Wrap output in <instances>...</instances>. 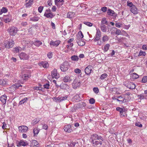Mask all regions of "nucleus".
<instances>
[{
    "label": "nucleus",
    "instance_id": "obj_13",
    "mask_svg": "<svg viewBox=\"0 0 147 147\" xmlns=\"http://www.w3.org/2000/svg\"><path fill=\"white\" fill-rule=\"evenodd\" d=\"M64 130L66 132L68 133L71 132L72 131L71 125H65L64 128Z\"/></svg>",
    "mask_w": 147,
    "mask_h": 147
},
{
    "label": "nucleus",
    "instance_id": "obj_16",
    "mask_svg": "<svg viewBox=\"0 0 147 147\" xmlns=\"http://www.w3.org/2000/svg\"><path fill=\"white\" fill-rule=\"evenodd\" d=\"M61 41L59 40H56L54 41L51 40L50 42V44L51 45L56 47H57L60 44Z\"/></svg>",
    "mask_w": 147,
    "mask_h": 147
},
{
    "label": "nucleus",
    "instance_id": "obj_22",
    "mask_svg": "<svg viewBox=\"0 0 147 147\" xmlns=\"http://www.w3.org/2000/svg\"><path fill=\"white\" fill-rule=\"evenodd\" d=\"M82 39H80L79 37H77L76 40L78 44V45L80 46H84L85 44V43L82 40Z\"/></svg>",
    "mask_w": 147,
    "mask_h": 147
},
{
    "label": "nucleus",
    "instance_id": "obj_28",
    "mask_svg": "<svg viewBox=\"0 0 147 147\" xmlns=\"http://www.w3.org/2000/svg\"><path fill=\"white\" fill-rule=\"evenodd\" d=\"M63 81L65 82H69L72 80V79L68 76H65L63 78Z\"/></svg>",
    "mask_w": 147,
    "mask_h": 147
},
{
    "label": "nucleus",
    "instance_id": "obj_18",
    "mask_svg": "<svg viewBox=\"0 0 147 147\" xmlns=\"http://www.w3.org/2000/svg\"><path fill=\"white\" fill-rule=\"evenodd\" d=\"M33 0H26V3L25 5L26 7H30L33 4Z\"/></svg>",
    "mask_w": 147,
    "mask_h": 147
},
{
    "label": "nucleus",
    "instance_id": "obj_14",
    "mask_svg": "<svg viewBox=\"0 0 147 147\" xmlns=\"http://www.w3.org/2000/svg\"><path fill=\"white\" fill-rule=\"evenodd\" d=\"M28 145V143L26 141L21 140L20 141L17 145V146L19 147L20 146H26Z\"/></svg>",
    "mask_w": 147,
    "mask_h": 147
},
{
    "label": "nucleus",
    "instance_id": "obj_39",
    "mask_svg": "<svg viewBox=\"0 0 147 147\" xmlns=\"http://www.w3.org/2000/svg\"><path fill=\"white\" fill-rule=\"evenodd\" d=\"M39 121V120L36 118L33 120L31 122V124L32 125H34L37 123Z\"/></svg>",
    "mask_w": 147,
    "mask_h": 147
},
{
    "label": "nucleus",
    "instance_id": "obj_37",
    "mask_svg": "<svg viewBox=\"0 0 147 147\" xmlns=\"http://www.w3.org/2000/svg\"><path fill=\"white\" fill-rule=\"evenodd\" d=\"M79 37L80 39H82L84 37L83 34L82 32L80 31L78 33V34L77 35V37Z\"/></svg>",
    "mask_w": 147,
    "mask_h": 147
},
{
    "label": "nucleus",
    "instance_id": "obj_54",
    "mask_svg": "<svg viewBox=\"0 0 147 147\" xmlns=\"http://www.w3.org/2000/svg\"><path fill=\"white\" fill-rule=\"evenodd\" d=\"M22 26L23 27H26L28 25V23L26 22H22L21 24Z\"/></svg>",
    "mask_w": 147,
    "mask_h": 147
},
{
    "label": "nucleus",
    "instance_id": "obj_24",
    "mask_svg": "<svg viewBox=\"0 0 147 147\" xmlns=\"http://www.w3.org/2000/svg\"><path fill=\"white\" fill-rule=\"evenodd\" d=\"M40 65L42 66L43 67L47 68L49 65L48 62L47 61H42L40 63Z\"/></svg>",
    "mask_w": 147,
    "mask_h": 147
},
{
    "label": "nucleus",
    "instance_id": "obj_6",
    "mask_svg": "<svg viewBox=\"0 0 147 147\" xmlns=\"http://www.w3.org/2000/svg\"><path fill=\"white\" fill-rule=\"evenodd\" d=\"M17 29L14 27H9L8 31L9 34L11 36L15 35L17 32Z\"/></svg>",
    "mask_w": 147,
    "mask_h": 147
},
{
    "label": "nucleus",
    "instance_id": "obj_29",
    "mask_svg": "<svg viewBox=\"0 0 147 147\" xmlns=\"http://www.w3.org/2000/svg\"><path fill=\"white\" fill-rule=\"evenodd\" d=\"M6 99V96L5 95L1 96L0 98V100L3 104H5Z\"/></svg>",
    "mask_w": 147,
    "mask_h": 147
},
{
    "label": "nucleus",
    "instance_id": "obj_15",
    "mask_svg": "<svg viewBox=\"0 0 147 147\" xmlns=\"http://www.w3.org/2000/svg\"><path fill=\"white\" fill-rule=\"evenodd\" d=\"M64 2V0H55V5L59 7L63 4Z\"/></svg>",
    "mask_w": 147,
    "mask_h": 147
},
{
    "label": "nucleus",
    "instance_id": "obj_26",
    "mask_svg": "<svg viewBox=\"0 0 147 147\" xmlns=\"http://www.w3.org/2000/svg\"><path fill=\"white\" fill-rule=\"evenodd\" d=\"M127 87L131 89H134L135 88L136 86L135 84L133 83L129 82L128 83Z\"/></svg>",
    "mask_w": 147,
    "mask_h": 147
},
{
    "label": "nucleus",
    "instance_id": "obj_10",
    "mask_svg": "<svg viewBox=\"0 0 147 147\" xmlns=\"http://www.w3.org/2000/svg\"><path fill=\"white\" fill-rule=\"evenodd\" d=\"M116 110L120 112V116L121 117H126V114L124 112L123 109L120 107H117L116 108Z\"/></svg>",
    "mask_w": 147,
    "mask_h": 147
},
{
    "label": "nucleus",
    "instance_id": "obj_4",
    "mask_svg": "<svg viewBox=\"0 0 147 147\" xmlns=\"http://www.w3.org/2000/svg\"><path fill=\"white\" fill-rule=\"evenodd\" d=\"M19 56L20 59L24 60H28L30 57L28 55L24 52H21L20 53Z\"/></svg>",
    "mask_w": 147,
    "mask_h": 147
},
{
    "label": "nucleus",
    "instance_id": "obj_9",
    "mask_svg": "<svg viewBox=\"0 0 147 147\" xmlns=\"http://www.w3.org/2000/svg\"><path fill=\"white\" fill-rule=\"evenodd\" d=\"M51 76L53 78L58 79L59 77V75L57 73V70L54 69L51 72Z\"/></svg>",
    "mask_w": 147,
    "mask_h": 147
},
{
    "label": "nucleus",
    "instance_id": "obj_8",
    "mask_svg": "<svg viewBox=\"0 0 147 147\" xmlns=\"http://www.w3.org/2000/svg\"><path fill=\"white\" fill-rule=\"evenodd\" d=\"M33 42L30 40H24L22 42V44L24 46L30 47L33 44Z\"/></svg>",
    "mask_w": 147,
    "mask_h": 147
},
{
    "label": "nucleus",
    "instance_id": "obj_47",
    "mask_svg": "<svg viewBox=\"0 0 147 147\" xmlns=\"http://www.w3.org/2000/svg\"><path fill=\"white\" fill-rule=\"evenodd\" d=\"M27 100V98H25L23 99L20 100L19 103V104L21 105L25 102Z\"/></svg>",
    "mask_w": 147,
    "mask_h": 147
},
{
    "label": "nucleus",
    "instance_id": "obj_44",
    "mask_svg": "<svg viewBox=\"0 0 147 147\" xmlns=\"http://www.w3.org/2000/svg\"><path fill=\"white\" fill-rule=\"evenodd\" d=\"M132 77L133 79H136L139 78V76L136 73H134L132 74Z\"/></svg>",
    "mask_w": 147,
    "mask_h": 147
},
{
    "label": "nucleus",
    "instance_id": "obj_43",
    "mask_svg": "<svg viewBox=\"0 0 147 147\" xmlns=\"http://www.w3.org/2000/svg\"><path fill=\"white\" fill-rule=\"evenodd\" d=\"M39 131L37 128H34L33 129V131L34 134V136L37 135L39 132Z\"/></svg>",
    "mask_w": 147,
    "mask_h": 147
},
{
    "label": "nucleus",
    "instance_id": "obj_61",
    "mask_svg": "<svg viewBox=\"0 0 147 147\" xmlns=\"http://www.w3.org/2000/svg\"><path fill=\"white\" fill-rule=\"evenodd\" d=\"M74 71L76 74H80L81 72V70L78 68L74 70Z\"/></svg>",
    "mask_w": 147,
    "mask_h": 147
},
{
    "label": "nucleus",
    "instance_id": "obj_32",
    "mask_svg": "<svg viewBox=\"0 0 147 147\" xmlns=\"http://www.w3.org/2000/svg\"><path fill=\"white\" fill-rule=\"evenodd\" d=\"M40 18L38 16H34L31 18L30 19V21L32 22H37L39 19Z\"/></svg>",
    "mask_w": 147,
    "mask_h": 147
},
{
    "label": "nucleus",
    "instance_id": "obj_53",
    "mask_svg": "<svg viewBox=\"0 0 147 147\" xmlns=\"http://www.w3.org/2000/svg\"><path fill=\"white\" fill-rule=\"evenodd\" d=\"M93 90L94 93L97 94L99 92V89L98 88L94 87L93 88Z\"/></svg>",
    "mask_w": 147,
    "mask_h": 147
},
{
    "label": "nucleus",
    "instance_id": "obj_23",
    "mask_svg": "<svg viewBox=\"0 0 147 147\" xmlns=\"http://www.w3.org/2000/svg\"><path fill=\"white\" fill-rule=\"evenodd\" d=\"M44 16L47 18H51L54 16L55 15H53L51 13L45 12L44 14Z\"/></svg>",
    "mask_w": 147,
    "mask_h": 147
},
{
    "label": "nucleus",
    "instance_id": "obj_2",
    "mask_svg": "<svg viewBox=\"0 0 147 147\" xmlns=\"http://www.w3.org/2000/svg\"><path fill=\"white\" fill-rule=\"evenodd\" d=\"M69 65L67 61H65L61 64L60 68L61 71L63 72L66 71L69 68Z\"/></svg>",
    "mask_w": 147,
    "mask_h": 147
},
{
    "label": "nucleus",
    "instance_id": "obj_50",
    "mask_svg": "<svg viewBox=\"0 0 147 147\" xmlns=\"http://www.w3.org/2000/svg\"><path fill=\"white\" fill-rule=\"evenodd\" d=\"M22 78L24 80H27L28 78V74H24L22 76Z\"/></svg>",
    "mask_w": 147,
    "mask_h": 147
},
{
    "label": "nucleus",
    "instance_id": "obj_57",
    "mask_svg": "<svg viewBox=\"0 0 147 147\" xmlns=\"http://www.w3.org/2000/svg\"><path fill=\"white\" fill-rule=\"evenodd\" d=\"M138 96L139 97V99L140 100L144 99V96L143 94L138 95Z\"/></svg>",
    "mask_w": 147,
    "mask_h": 147
},
{
    "label": "nucleus",
    "instance_id": "obj_41",
    "mask_svg": "<svg viewBox=\"0 0 147 147\" xmlns=\"http://www.w3.org/2000/svg\"><path fill=\"white\" fill-rule=\"evenodd\" d=\"M71 59L73 61H77L79 59V58L77 56L74 55L71 57Z\"/></svg>",
    "mask_w": 147,
    "mask_h": 147
},
{
    "label": "nucleus",
    "instance_id": "obj_3",
    "mask_svg": "<svg viewBox=\"0 0 147 147\" xmlns=\"http://www.w3.org/2000/svg\"><path fill=\"white\" fill-rule=\"evenodd\" d=\"M14 42L13 40H10L9 41H5L4 42V45L7 48L12 47L14 45Z\"/></svg>",
    "mask_w": 147,
    "mask_h": 147
},
{
    "label": "nucleus",
    "instance_id": "obj_5",
    "mask_svg": "<svg viewBox=\"0 0 147 147\" xmlns=\"http://www.w3.org/2000/svg\"><path fill=\"white\" fill-rule=\"evenodd\" d=\"M115 100L119 101L120 103H125L128 101L125 98L124 96H121L117 97L115 98Z\"/></svg>",
    "mask_w": 147,
    "mask_h": 147
},
{
    "label": "nucleus",
    "instance_id": "obj_30",
    "mask_svg": "<svg viewBox=\"0 0 147 147\" xmlns=\"http://www.w3.org/2000/svg\"><path fill=\"white\" fill-rule=\"evenodd\" d=\"M112 29L113 31L115 32V33L116 34L119 35L121 34V31L115 27H113L112 28Z\"/></svg>",
    "mask_w": 147,
    "mask_h": 147
},
{
    "label": "nucleus",
    "instance_id": "obj_51",
    "mask_svg": "<svg viewBox=\"0 0 147 147\" xmlns=\"http://www.w3.org/2000/svg\"><path fill=\"white\" fill-rule=\"evenodd\" d=\"M142 82L143 83H146L147 82V76H145L143 77L142 80Z\"/></svg>",
    "mask_w": 147,
    "mask_h": 147
},
{
    "label": "nucleus",
    "instance_id": "obj_19",
    "mask_svg": "<svg viewBox=\"0 0 147 147\" xmlns=\"http://www.w3.org/2000/svg\"><path fill=\"white\" fill-rule=\"evenodd\" d=\"M68 96H59L56 98V100L58 102H60L67 99Z\"/></svg>",
    "mask_w": 147,
    "mask_h": 147
},
{
    "label": "nucleus",
    "instance_id": "obj_31",
    "mask_svg": "<svg viewBox=\"0 0 147 147\" xmlns=\"http://www.w3.org/2000/svg\"><path fill=\"white\" fill-rule=\"evenodd\" d=\"M42 44V42L40 40H36L33 43V44L38 47H39Z\"/></svg>",
    "mask_w": 147,
    "mask_h": 147
},
{
    "label": "nucleus",
    "instance_id": "obj_59",
    "mask_svg": "<svg viewBox=\"0 0 147 147\" xmlns=\"http://www.w3.org/2000/svg\"><path fill=\"white\" fill-rule=\"evenodd\" d=\"M89 103L90 104H93L95 103V100L93 98H91L89 100Z\"/></svg>",
    "mask_w": 147,
    "mask_h": 147
},
{
    "label": "nucleus",
    "instance_id": "obj_1",
    "mask_svg": "<svg viewBox=\"0 0 147 147\" xmlns=\"http://www.w3.org/2000/svg\"><path fill=\"white\" fill-rule=\"evenodd\" d=\"M90 139L91 143L94 147H99L102 144L104 141V139L102 137L96 134L92 135Z\"/></svg>",
    "mask_w": 147,
    "mask_h": 147
},
{
    "label": "nucleus",
    "instance_id": "obj_21",
    "mask_svg": "<svg viewBox=\"0 0 147 147\" xmlns=\"http://www.w3.org/2000/svg\"><path fill=\"white\" fill-rule=\"evenodd\" d=\"M130 11L134 14L136 15L138 13L139 11L135 5H133L131 8Z\"/></svg>",
    "mask_w": 147,
    "mask_h": 147
},
{
    "label": "nucleus",
    "instance_id": "obj_12",
    "mask_svg": "<svg viewBox=\"0 0 147 147\" xmlns=\"http://www.w3.org/2000/svg\"><path fill=\"white\" fill-rule=\"evenodd\" d=\"M92 67L91 65H89L85 68V72L88 75H90L92 71Z\"/></svg>",
    "mask_w": 147,
    "mask_h": 147
},
{
    "label": "nucleus",
    "instance_id": "obj_17",
    "mask_svg": "<svg viewBox=\"0 0 147 147\" xmlns=\"http://www.w3.org/2000/svg\"><path fill=\"white\" fill-rule=\"evenodd\" d=\"M80 84V82H78L76 79L75 80L73 83L72 84V86L73 88L76 89L78 87H79Z\"/></svg>",
    "mask_w": 147,
    "mask_h": 147
},
{
    "label": "nucleus",
    "instance_id": "obj_20",
    "mask_svg": "<svg viewBox=\"0 0 147 147\" xmlns=\"http://www.w3.org/2000/svg\"><path fill=\"white\" fill-rule=\"evenodd\" d=\"M107 13L109 16H113L115 18L117 16V14L115 13L113 10L110 9H108L107 10Z\"/></svg>",
    "mask_w": 147,
    "mask_h": 147
},
{
    "label": "nucleus",
    "instance_id": "obj_48",
    "mask_svg": "<svg viewBox=\"0 0 147 147\" xmlns=\"http://www.w3.org/2000/svg\"><path fill=\"white\" fill-rule=\"evenodd\" d=\"M84 23L85 25H87L88 26L91 27L92 26L93 24L92 23H91L89 22H84Z\"/></svg>",
    "mask_w": 147,
    "mask_h": 147
},
{
    "label": "nucleus",
    "instance_id": "obj_27",
    "mask_svg": "<svg viewBox=\"0 0 147 147\" xmlns=\"http://www.w3.org/2000/svg\"><path fill=\"white\" fill-rule=\"evenodd\" d=\"M22 86L20 84H15L11 86V88H13L14 90H15L19 88L20 87H22Z\"/></svg>",
    "mask_w": 147,
    "mask_h": 147
},
{
    "label": "nucleus",
    "instance_id": "obj_35",
    "mask_svg": "<svg viewBox=\"0 0 147 147\" xmlns=\"http://www.w3.org/2000/svg\"><path fill=\"white\" fill-rule=\"evenodd\" d=\"M101 25H107L108 22L106 20V19L105 18H102V21L101 24Z\"/></svg>",
    "mask_w": 147,
    "mask_h": 147
},
{
    "label": "nucleus",
    "instance_id": "obj_7",
    "mask_svg": "<svg viewBox=\"0 0 147 147\" xmlns=\"http://www.w3.org/2000/svg\"><path fill=\"white\" fill-rule=\"evenodd\" d=\"M19 131L22 133L26 132L28 130V127L25 125H22L18 127Z\"/></svg>",
    "mask_w": 147,
    "mask_h": 147
},
{
    "label": "nucleus",
    "instance_id": "obj_64",
    "mask_svg": "<svg viewBox=\"0 0 147 147\" xmlns=\"http://www.w3.org/2000/svg\"><path fill=\"white\" fill-rule=\"evenodd\" d=\"M127 5L129 7H132L133 5H133V4L132 3V2H127Z\"/></svg>",
    "mask_w": 147,
    "mask_h": 147
},
{
    "label": "nucleus",
    "instance_id": "obj_45",
    "mask_svg": "<svg viewBox=\"0 0 147 147\" xmlns=\"http://www.w3.org/2000/svg\"><path fill=\"white\" fill-rule=\"evenodd\" d=\"M109 39V37L107 35L103 36L102 37V40L103 42L108 41Z\"/></svg>",
    "mask_w": 147,
    "mask_h": 147
},
{
    "label": "nucleus",
    "instance_id": "obj_34",
    "mask_svg": "<svg viewBox=\"0 0 147 147\" xmlns=\"http://www.w3.org/2000/svg\"><path fill=\"white\" fill-rule=\"evenodd\" d=\"M60 88L63 89H66L68 88L69 86L66 84H63L60 85Z\"/></svg>",
    "mask_w": 147,
    "mask_h": 147
},
{
    "label": "nucleus",
    "instance_id": "obj_52",
    "mask_svg": "<svg viewBox=\"0 0 147 147\" xmlns=\"http://www.w3.org/2000/svg\"><path fill=\"white\" fill-rule=\"evenodd\" d=\"M77 144H78V143L76 142H72L70 144V146L71 147H74L76 146H77Z\"/></svg>",
    "mask_w": 147,
    "mask_h": 147
},
{
    "label": "nucleus",
    "instance_id": "obj_55",
    "mask_svg": "<svg viewBox=\"0 0 147 147\" xmlns=\"http://www.w3.org/2000/svg\"><path fill=\"white\" fill-rule=\"evenodd\" d=\"M1 11L3 13H5L7 11V9L5 7H3L1 9Z\"/></svg>",
    "mask_w": 147,
    "mask_h": 147
},
{
    "label": "nucleus",
    "instance_id": "obj_63",
    "mask_svg": "<svg viewBox=\"0 0 147 147\" xmlns=\"http://www.w3.org/2000/svg\"><path fill=\"white\" fill-rule=\"evenodd\" d=\"M135 125L136 126L138 127H141L142 126V124L139 122L136 123Z\"/></svg>",
    "mask_w": 147,
    "mask_h": 147
},
{
    "label": "nucleus",
    "instance_id": "obj_11",
    "mask_svg": "<svg viewBox=\"0 0 147 147\" xmlns=\"http://www.w3.org/2000/svg\"><path fill=\"white\" fill-rule=\"evenodd\" d=\"M96 30L97 31L95 37V38L94 39L95 41H96L99 40L101 36V32L100 30L99 29H96Z\"/></svg>",
    "mask_w": 147,
    "mask_h": 147
},
{
    "label": "nucleus",
    "instance_id": "obj_40",
    "mask_svg": "<svg viewBox=\"0 0 147 147\" xmlns=\"http://www.w3.org/2000/svg\"><path fill=\"white\" fill-rule=\"evenodd\" d=\"M21 50V48L20 47H18L14 48L13 51L15 53H17L19 52Z\"/></svg>",
    "mask_w": 147,
    "mask_h": 147
},
{
    "label": "nucleus",
    "instance_id": "obj_36",
    "mask_svg": "<svg viewBox=\"0 0 147 147\" xmlns=\"http://www.w3.org/2000/svg\"><path fill=\"white\" fill-rule=\"evenodd\" d=\"M7 83V80L5 79H1L0 80V84L4 85Z\"/></svg>",
    "mask_w": 147,
    "mask_h": 147
},
{
    "label": "nucleus",
    "instance_id": "obj_60",
    "mask_svg": "<svg viewBox=\"0 0 147 147\" xmlns=\"http://www.w3.org/2000/svg\"><path fill=\"white\" fill-rule=\"evenodd\" d=\"M34 89L36 90H42V88L41 87H34Z\"/></svg>",
    "mask_w": 147,
    "mask_h": 147
},
{
    "label": "nucleus",
    "instance_id": "obj_42",
    "mask_svg": "<svg viewBox=\"0 0 147 147\" xmlns=\"http://www.w3.org/2000/svg\"><path fill=\"white\" fill-rule=\"evenodd\" d=\"M110 47V45L109 44H107L104 46V51L107 52L109 50Z\"/></svg>",
    "mask_w": 147,
    "mask_h": 147
},
{
    "label": "nucleus",
    "instance_id": "obj_62",
    "mask_svg": "<svg viewBox=\"0 0 147 147\" xmlns=\"http://www.w3.org/2000/svg\"><path fill=\"white\" fill-rule=\"evenodd\" d=\"M3 125L2 126V127L3 129H6V127H7V124L5 122H3L2 123Z\"/></svg>",
    "mask_w": 147,
    "mask_h": 147
},
{
    "label": "nucleus",
    "instance_id": "obj_58",
    "mask_svg": "<svg viewBox=\"0 0 147 147\" xmlns=\"http://www.w3.org/2000/svg\"><path fill=\"white\" fill-rule=\"evenodd\" d=\"M43 9V7L42 6H40L38 7V12L41 13L42 12V11Z\"/></svg>",
    "mask_w": 147,
    "mask_h": 147
},
{
    "label": "nucleus",
    "instance_id": "obj_56",
    "mask_svg": "<svg viewBox=\"0 0 147 147\" xmlns=\"http://www.w3.org/2000/svg\"><path fill=\"white\" fill-rule=\"evenodd\" d=\"M50 84L49 83H46L43 86L45 88L48 89L49 88Z\"/></svg>",
    "mask_w": 147,
    "mask_h": 147
},
{
    "label": "nucleus",
    "instance_id": "obj_33",
    "mask_svg": "<svg viewBox=\"0 0 147 147\" xmlns=\"http://www.w3.org/2000/svg\"><path fill=\"white\" fill-rule=\"evenodd\" d=\"M100 28L102 31L105 32H106L107 30V26L106 25L100 24Z\"/></svg>",
    "mask_w": 147,
    "mask_h": 147
},
{
    "label": "nucleus",
    "instance_id": "obj_25",
    "mask_svg": "<svg viewBox=\"0 0 147 147\" xmlns=\"http://www.w3.org/2000/svg\"><path fill=\"white\" fill-rule=\"evenodd\" d=\"M75 16V13L73 12H69L67 14V17L70 19L74 17Z\"/></svg>",
    "mask_w": 147,
    "mask_h": 147
},
{
    "label": "nucleus",
    "instance_id": "obj_49",
    "mask_svg": "<svg viewBox=\"0 0 147 147\" xmlns=\"http://www.w3.org/2000/svg\"><path fill=\"white\" fill-rule=\"evenodd\" d=\"M146 53L143 51L142 50L140 51L139 53V54L138 56H144L146 55Z\"/></svg>",
    "mask_w": 147,
    "mask_h": 147
},
{
    "label": "nucleus",
    "instance_id": "obj_38",
    "mask_svg": "<svg viewBox=\"0 0 147 147\" xmlns=\"http://www.w3.org/2000/svg\"><path fill=\"white\" fill-rule=\"evenodd\" d=\"M4 20L5 22L6 23L10 22L11 21L10 18H8L7 16H5L4 17Z\"/></svg>",
    "mask_w": 147,
    "mask_h": 147
},
{
    "label": "nucleus",
    "instance_id": "obj_46",
    "mask_svg": "<svg viewBox=\"0 0 147 147\" xmlns=\"http://www.w3.org/2000/svg\"><path fill=\"white\" fill-rule=\"evenodd\" d=\"M108 75L107 74L104 73L101 75L100 76V78L101 80H103L107 77Z\"/></svg>",
    "mask_w": 147,
    "mask_h": 147
}]
</instances>
